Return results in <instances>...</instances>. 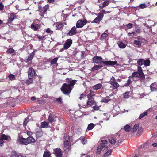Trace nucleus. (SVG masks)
I'll list each match as a JSON object with an SVG mask.
<instances>
[{"mask_svg": "<svg viewBox=\"0 0 157 157\" xmlns=\"http://www.w3.org/2000/svg\"><path fill=\"white\" fill-rule=\"evenodd\" d=\"M92 61L93 63H102L104 64V66H113L114 65L117 66V62L116 61H104L103 58L100 56H95L92 58Z\"/></svg>", "mask_w": 157, "mask_h": 157, "instance_id": "f257e3e1", "label": "nucleus"}, {"mask_svg": "<svg viewBox=\"0 0 157 157\" xmlns=\"http://www.w3.org/2000/svg\"><path fill=\"white\" fill-rule=\"evenodd\" d=\"M68 79V84L66 83L63 84L61 89L64 94H69L72 90L71 86H74L76 82V81L74 80L70 81L69 79Z\"/></svg>", "mask_w": 157, "mask_h": 157, "instance_id": "f03ea898", "label": "nucleus"}, {"mask_svg": "<svg viewBox=\"0 0 157 157\" xmlns=\"http://www.w3.org/2000/svg\"><path fill=\"white\" fill-rule=\"evenodd\" d=\"M50 6L47 4L44 6H42L41 5H38V8L39 10V13L41 16L44 17L45 14H47V11H50Z\"/></svg>", "mask_w": 157, "mask_h": 157, "instance_id": "7ed1b4c3", "label": "nucleus"}, {"mask_svg": "<svg viewBox=\"0 0 157 157\" xmlns=\"http://www.w3.org/2000/svg\"><path fill=\"white\" fill-rule=\"evenodd\" d=\"M138 71L134 72L132 73V77H140L141 78H145V76L143 72V70L141 67L138 66L137 68Z\"/></svg>", "mask_w": 157, "mask_h": 157, "instance_id": "20e7f679", "label": "nucleus"}, {"mask_svg": "<svg viewBox=\"0 0 157 157\" xmlns=\"http://www.w3.org/2000/svg\"><path fill=\"white\" fill-rule=\"evenodd\" d=\"M94 93L91 90L90 93L87 95L88 101L87 103V105L91 106L95 103V101L94 98Z\"/></svg>", "mask_w": 157, "mask_h": 157, "instance_id": "39448f33", "label": "nucleus"}, {"mask_svg": "<svg viewBox=\"0 0 157 157\" xmlns=\"http://www.w3.org/2000/svg\"><path fill=\"white\" fill-rule=\"evenodd\" d=\"M102 143L98 147L97 149V152L98 153L100 152L101 150L105 148H107L108 146L106 145V144L107 143V141L106 140H101Z\"/></svg>", "mask_w": 157, "mask_h": 157, "instance_id": "423d86ee", "label": "nucleus"}, {"mask_svg": "<svg viewBox=\"0 0 157 157\" xmlns=\"http://www.w3.org/2000/svg\"><path fill=\"white\" fill-rule=\"evenodd\" d=\"M71 143L68 140H66L64 142L63 150L66 152H68L71 149Z\"/></svg>", "mask_w": 157, "mask_h": 157, "instance_id": "0eeeda50", "label": "nucleus"}, {"mask_svg": "<svg viewBox=\"0 0 157 157\" xmlns=\"http://www.w3.org/2000/svg\"><path fill=\"white\" fill-rule=\"evenodd\" d=\"M87 23V21L86 19H81L78 20L76 24V27L78 28H82Z\"/></svg>", "mask_w": 157, "mask_h": 157, "instance_id": "6e6552de", "label": "nucleus"}, {"mask_svg": "<svg viewBox=\"0 0 157 157\" xmlns=\"http://www.w3.org/2000/svg\"><path fill=\"white\" fill-rule=\"evenodd\" d=\"M28 78H33L35 74L34 69L32 67L29 68L28 71Z\"/></svg>", "mask_w": 157, "mask_h": 157, "instance_id": "1a4fd4ad", "label": "nucleus"}, {"mask_svg": "<svg viewBox=\"0 0 157 157\" xmlns=\"http://www.w3.org/2000/svg\"><path fill=\"white\" fill-rule=\"evenodd\" d=\"M72 43V40L71 39H67L64 44L63 48L65 49H68Z\"/></svg>", "mask_w": 157, "mask_h": 157, "instance_id": "9d476101", "label": "nucleus"}, {"mask_svg": "<svg viewBox=\"0 0 157 157\" xmlns=\"http://www.w3.org/2000/svg\"><path fill=\"white\" fill-rule=\"evenodd\" d=\"M10 16L8 19V22L9 23H11L15 19L17 18L16 13H10Z\"/></svg>", "mask_w": 157, "mask_h": 157, "instance_id": "9b49d317", "label": "nucleus"}, {"mask_svg": "<svg viewBox=\"0 0 157 157\" xmlns=\"http://www.w3.org/2000/svg\"><path fill=\"white\" fill-rule=\"evenodd\" d=\"M76 28L75 26L72 27L71 29L67 33V35L72 36L76 35L77 33Z\"/></svg>", "mask_w": 157, "mask_h": 157, "instance_id": "f8f14e48", "label": "nucleus"}, {"mask_svg": "<svg viewBox=\"0 0 157 157\" xmlns=\"http://www.w3.org/2000/svg\"><path fill=\"white\" fill-rule=\"evenodd\" d=\"M109 83L113 86V89H117L119 86L118 83L115 80V79H111Z\"/></svg>", "mask_w": 157, "mask_h": 157, "instance_id": "ddd939ff", "label": "nucleus"}, {"mask_svg": "<svg viewBox=\"0 0 157 157\" xmlns=\"http://www.w3.org/2000/svg\"><path fill=\"white\" fill-rule=\"evenodd\" d=\"M30 27L34 31H37L40 28V25L33 22L31 25Z\"/></svg>", "mask_w": 157, "mask_h": 157, "instance_id": "4468645a", "label": "nucleus"}, {"mask_svg": "<svg viewBox=\"0 0 157 157\" xmlns=\"http://www.w3.org/2000/svg\"><path fill=\"white\" fill-rule=\"evenodd\" d=\"M54 152L56 157H62V153L61 150L60 149H54Z\"/></svg>", "mask_w": 157, "mask_h": 157, "instance_id": "2eb2a0df", "label": "nucleus"}, {"mask_svg": "<svg viewBox=\"0 0 157 157\" xmlns=\"http://www.w3.org/2000/svg\"><path fill=\"white\" fill-rule=\"evenodd\" d=\"M35 54V52L34 51H33L31 53H30L28 56V59H26V62H28L29 61L32 60Z\"/></svg>", "mask_w": 157, "mask_h": 157, "instance_id": "dca6fc26", "label": "nucleus"}, {"mask_svg": "<svg viewBox=\"0 0 157 157\" xmlns=\"http://www.w3.org/2000/svg\"><path fill=\"white\" fill-rule=\"evenodd\" d=\"M19 141L22 144L25 145H27L28 144V142H27V139L23 137H19Z\"/></svg>", "mask_w": 157, "mask_h": 157, "instance_id": "f3484780", "label": "nucleus"}, {"mask_svg": "<svg viewBox=\"0 0 157 157\" xmlns=\"http://www.w3.org/2000/svg\"><path fill=\"white\" fill-rule=\"evenodd\" d=\"M104 66L102 65H95L92 68V71L95 70H98L101 69Z\"/></svg>", "mask_w": 157, "mask_h": 157, "instance_id": "a211bd4d", "label": "nucleus"}, {"mask_svg": "<svg viewBox=\"0 0 157 157\" xmlns=\"http://www.w3.org/2000/svg\"><path fill=\"white\" fill-rule=\"evenodd\" d=\"M119 47L121 48H124L126 47V45L124 44L121 41H119L117 42Z\"/></svg>", "mask_w": 157, "mask_h": 157, "instance_id": "6ab92c4d", "label": "nucleus"}, {"mask_svg": "<svg viewBox=\"0 0 157 157\" xmlns=\"http://www.w3.org/2000/svg\"><path fill=\"white\" fill-rule=\"evenodd\" d=\"M56 118V116H49L48 119V121L50 122H52L56 121L55 118Z\"/></svg>", "mask_w": 157, "mask_h": 157, "instance_id": "aec40b11", "label": "nucleus"}, {"mask_svg": "<svg viewBox=\"0 0 157 157\" xmlns=\"http://www.w3.org/2000/svg\"><path fill=\"white\" fill-rule=\"evenodd\" d=\"M108 33H104L101 35L100 37V39L101 40H103L106 38L108 37Z\"/></svg>", "mask_w": 157, "mask_h": 157, "instance_id": "412c9836", "label": "nucleus"}, {"mask_svg": "<svg viewBox=\"0 0 157 157\" xmlns=\"http://www.w3.org/2000/svg\"><path fill=\"white\" fill-rule=\"evenodd\" d=\"M109 141L112 144H114L116 142V139L113 137H109Z\"/></svg>", "mask_w": 157, "mask_h": 157, "instance_id": "4be33fe9", "label": "nucleus"}, {"mask_svg": "<svg viewBox=\"0 0 157 157\" xmlns=\"http://www.w3.org/2000/svg\"><path fill=\"white\" fill-rule=\"evenodd\" d=\"M27 142H28V144L29 143H30L31 142L33 143L35 141V139L32 137H29L27 138Z\"/></svg>", "mask_w": 157, "mask_h": 157, "instance_id": "5701e85b", "label": "nucleus"}, {"mask_svg": "<svg viewBox=\"0 0 157 157\" xmlns=\"http://www.w3.org/2000/svg\"><path fill=\"white\" fill-rule=\"evenodd\" d=\"M109 0H105L103 3L102 6H100V7L102 9L104 7H105L106 6H107L109 4Z\"/></svg>", "mask_w": 157, "mask_h": 157, "instance_id": "b1692460", "label": "nucleus"}, {"mask_svg": "<svg viewBox=\"0 0 157 157\" xmlns=\"http://www.w3.org/2000/svg\"><path fill=\"white\" fill-rule=\"evenodd\" d=\"M63 24L62 23L60 22H57L56 23L57 30H60L63 27Z\"/></svg>", "mask_w": 157, "mask_h": 157, "instance_id": "393cba45", "label": "nucleus"}, {"mask_svg": "<svg viewBox=\"0 0 157 157\" xmlns=\"http://www.w3.org/2000/svg\"><path fill=\"white\" fill-rule=\"evenodd\" d=\"M137 63L139 65L140 67L141 66L144 65V60L143 59H141L138 60L137 61Z\"/></svg>", "mask_w": 157, "mask_h": 157, "instance_id": "a878e982", "label": "nucleus"}, {"mask_svg": "<svg viewBox=\"0 0 157 157\" xmlns=\"http://www.w3.org/2000/svg\"><path fill=\"white\" fill-rule=\"evenodd\" d=\"M80 140L81 142L83 144H86L87 142V140L86 138L84 137H81L80 138Z\"/></svg>", "mask_w": 157, "mask_h": 157, "instance_id": "bb28decb", "label": "nucleus"}, {"mask_svg": "<svg viewBox=\"0 0 157 157\" xmlns=\"http://www.w3.org/2000/svg\"><path fill=\"white\" fill-rule=\"evenodd\" d=\"M48 123L46 122H44L41 123L40 127L42 128H47L48 127Z\"/></svg>", "mask_w": 157, "mask_h": 157, "instance_id": "cd10ccee", "label": "nucleus"}, {"mask_svg": "<svg viewBox=\"0 0 157 157\" xmlns=\"http://www.w3.org/2000/svg\"><path fill=\"white\" fill-rule=\"evenodd\" d=\"M101 87V84H98L93 86V88L94 90H98L100 89Z\"/></svg>", "mask_w": 157, "mask_h": 157, "instance_id": "c85d7f7f", "label": "nucleus"}, {"mask_svg": "<svg viewBox=\"0 0 157 157\" xmlns=\"http://www.w3.org/2000/svg\"><path fill=\"white\" fill-rule=\"evenodd\" d=\"M35 36L39 40H43L45 38L44 36H41L38 34L35 35Z\"/></svg>", "mask_w": 157, "mask_h": 157, "instance_id": "c756f323", "label": "nucleus"}, {"mask_svg": "<svg viewBox=\"0 0 157 157\" xmlns=\"http://www.w3.org/2000/svg\"><path fill=\"white\" fill-rule=\"evenodd\" d=\"M58 58L56 57L53 59L51 61L50 63L51 65H54L56 63L58 60Z\"/></svg>", "mask_w": 157, "mask_h": 157, "instance_id": "7c9ffc66", "label": "nucleus"}, {"mask_svg": "<svg viewBox=\"0 0 157 157\" xmlns=\"http://www.w3.org/2000/svg\"><path fill=\"white\" fill-rule=\"evenodd\" d=\"M131 129V127L128 124H127L124 126V130L126 132L130 131Z\"/></svg>", "mask_w": 157, "mask_h": 157, "instance_id": "2f4dec72", "label": "nucleus"}, {"mask_svg": "<svg viewBox=\"0 0 157 157\" xmlns=\"http://www.w3.org/2000/svg\"><path fill=\"white\" fill-rule=\"evenodd\" d=\"M150 61L148 59L146 60H144V65L146 66H150Z\"/></svg>", "mask_w": 157, "mask_h": 157, "instance_id": "473e14b6", "label": "nucleus"}, {"mask_svg": "<svg viewBox=\"0 0 157 157\" xmlns=\"http://www.w3.org/2000/svg\"><path fill=\"white\" fill-rule=\"evenodd\" d=\"M112 152V151L110 150H109L107 151V152L105 154L103 155V157H107L109 156Z\"/></svg>", "mask_w": 157, "mask_h": 157, "instance_id": "72a5a7b5", "label": "nucleus"}, {"mask_svg": "<svg viewBox=\"0 0 157 157\" xmlns=\"http://www.w3.org/2000/svg\"><path fill=\"white\" fill-rule=\"evenodd\" d=\"M139 127V124H136L134 125L132 130V132L134 133L138 129Z\"/></svg>", "mask_w": 157, "mask_h": 157, "instance_id": "f704fd0d", "label": "nucleus"}, {"mask_svg": "<svg viewBox=\"0 0 157 157\" xmlns=\"http://www.w3.org/2000/svg\"><path fill=\"white\" fill-rule=\"evenodd\" d=\"M147 112H145L141 113L139 116V119H140L144 116H147Z\"/></svg>", "mask_w": 157, "mask_h": 157, "instance_id": "c9c22d12", "label": "nucleus"}, {"mask_svg": "<svg viewBox=\"0 0 157 157\" xmlns=\"http://www.w3.org/2000/svg\"><path fill=\"white\" fill-rule=\"evenodd\" d=\"M0 139H1V140H7L8 139V136H6L5 135V134H2L0 138Z\"/></svg>", "mask_w": 157, "mask_h": 157, "instance_id": "e433bc0d", "label": "nucleus"}, {"mask_svg": "<svg viewBox=\"0 0 157 157\" xmlns=\"http://www.w3.org/2000/svg\"><path fill=\"white\" fill-rule=\"evenodd\" d=\"M94 127V124L93 123H90L89 124L87 127V129L89 130L92 129Z\"/></svg>", "mask_w": 157, "mask_h": 157, "instance_id": "4c0bfd02", "label": "nucleus"}, {"mask_svg": "<svg viewBox=\"0 0 157 157\" xmlns=\"http://www.w3.org/2000/svg\"><path fill=\"white\" fill-rule=\"evenodd\" d=\"M51 155L50 153L49 152H45L43 155V157H50Z\"/></svg>", "mask_w": 157, "mask_h": 157, "instance_id": "58836bf2", "label": "nucleus"}, {"mask_svg": "<svg viewBox=\"0 0 157 157\" xmlns=\"http://www.w3.org/2000/svg\"><path fill=\"white\" fill-rule=\"evenodd\" d=\"M46 32L48 34H50L51 35L53 33V31L51 30L50 28H48L46 29Z\"/></svg>", "mask_w": 157, "mask_h": 157, "instance_id": "ea45409f", "label": "nucleus"}, {"mask_svg": "<svg viewBox=\"0 0 157 157\" xmlns=\"http://www.w3.org/2000/svg\"><path fill=\"white\" fill-rule=\"evenodd\" d=\"M134 43L136 45H138L139 47L141 46V43L139 41L135 40L134 41Z\"/></svg>", "mask_w": 157, "mask_h": 157, "instance_id": "a19ab883", "label": "nucleus"}, {"mask_svg": "<svg viewBox=\"0 0 157 157\" xmlns=\"http://www.w3.org/2000/svg\"><path fill=\"white\" fill-rule=\"evenodd\" d=\"M104 17V15L101 14L100 12L98 14V16L97 17L100 21H101Z\"/></svg>", "mask_w": 157, "mask_h": 157, "instance_id": "79ce46f5", "label": "nucleus"}, {"mask_svg": "<svg viewBox=\"0 0 157 157\" xmlns=\"http://www.w3.org/2000/svg\"><path fill=\"white\" fill-rule=\"evenodd\" d=\"M6 52L8 54L12 53L14 52V50L13 48H10L7 50Z\"/></svg>", "mask_w": 157, "mask_h": 157, "instance_id": "37998d69", "label": "nucleus"}, {"mask_svg": "<svg viewBox=\"0 0 157 157\" xmlns=\"http://www.w3.org/2000/svg\"><path fill=\"white\" fill-rule=\"evenodd\" d=\"M100 21H101L99 19H98L97 17H96L94 19V20L93 21H91V23H99Z\"/></svg>", "mask_w": 157, "mask_h": 157, "instance_id": "c03bdc74", "label": "nucleus"}, {"mask_svg": "<svg viewBox=\"0 0 157 157\" xmlns=\"http://www.w3.org/2000/svg\"><path fill=\"white\" fill-rule=\"evenodd\" d=\"M10 157H17L16 152L15 151L12 152Z\"/></svg>", "mask_w": 157, "mask_h": 157, "instance_id": "a18cd8bd", "label": "nucleus"}, {"mask_svg": "<svg viewBox=\"0 0 157 157\" xmlns=\"http://www.w3.org/2000/svg\"><path fill=\"white\" fill-rule=\"evenodd\" d=\"M28 121L29 119L28 118H25L23 122V125L25 126H26Z\"/></svg>", "mask_w": 157, "mask_h": 157, "instance_id": "49530a36", "label": "nucleus"}, {"mask_svg": "<svg viewBox=\"0 0 157 157\" xmlns=\"http://www.w3.org/2000/svg\"><path fill=\"white\" fill-rule=\"evenodd\" d=\"M131 83L130 79H128L127 82V83L124 85L125 86H128Z\"/></svg>", "mask_w": 157, "mask_h": 157, "instance_id": "de8ad7c7", "label": "nucleus"}, {"mask_svg": "<svg viewBox=\"0 0 157 157\" xmlns=\"http://www.w3.org/2000/svg\"><path fill=\"white\" fill-rule=\"evenodd\" d=\"M32 79H27L26 81V83L28 85H29L32 83L33 81Z\"/></svg>", "mask_w": 157, "mask_h": 157, "instance_id": "09e8293b", "label": "nucleus"}, {"mask_svg": "<svg viewBox=\"0 0 157 157\" xmlns=\"http://www.w3.org/2000/svg\"><path fill=\"white\" fill-rule=\"evenodd\" d=\"M139 6L141 8L143 9L146 7L147 6L146 5V4L144 3L140 4Z\"/></svg>", "mask_w": 157, "mask_h": 157, "instance_id": "8fccbe9b", "label": "nucleus"}, {"mask_svg": "<svg viewBox=\"0 0 157 157\" xmlns=\"http://www.w3.org/2000/svg\"><path fill=\"white\" fill-rule=\"evenodd\" d=\"M126 27L128 29H131L133 27V25L132 23H128L126 25Z\"/></svg>", "mask_w": 157, "mask_h": 157, "instance_id": "3c124183", "label": "nucleus"}, {"mask_svg": "<svg viewBox=\"0 0 157 157\" xmlns=\"http://www.w3.org/2000/svg\"><path fill=\"white\" fill-rule=\"evenodd\" d=\"M153 84H152L151 85L150 88L151 90L152 91H155L156 90V88L155 87H153Z\"/></svg>", "mask_w": 157, "mask_h": 157, "instance_id": "603ef678", "label": "nucleus"}, {"mask_svg": "<svg viewBox=\"0 0 157 157\" xmlns=\"http://www.w3.org/2000/svg\"><path fill=\"white\" fill-rule=\"evenodd\" d=\"M110 100V99L107 98H104L101 100V101L103 102H107Z\"/></svg>", "mask_w": 157, "mask_h": 157, "instance_id": "864d4df0", "label": "nucleus"}, {"mask_svg": "<svg viewBox=\"0 0 157 157\" xmlns=\"http://www.w3.org/2000/svg\"><path fill=\"white\" fill-rule=\"evenodd\" d=\"M123 96L124 98H128V92H126L124 94Z\"/></svg>", "mask_w": 157, "mask_h": 157, "instance_id": "5fc2aeb1", "label": "nucleus"}, {"mask_svg": "<svg viewBox=\"0 0 157 157\" xmlns=\"http://www.w3.org/2000/svg\"><path fill=\"white\" fill-rule=\"evenodd\" d=\"M8 77L9 78H14L15 75L13 74H10L9 75Z\"/></svg>", "mask_w": 157, "mask_h": 157, "instance_id": "6e6d98bb", "label": "nucleus"}, {"mask_svg": "<svg viewBox=\"0 0 157 157\" xmlns=\"http://www.w3.org/2000/svg\"><path fill=\"white\" fill-rule=\"evenodd\" d=\"M4 5L2 2L0 3V11L2 10L4 8Z\"/></svg>", "mask_w": 157, "mask_h": 157, "instance_id": "4d7b16f0", "label": "nucleus"}, {"mask_svg": "<svg viewBox=\"0 0 157 157\" xmlns=\"http://www.w3.org/2000/svg\"><path fill=\"white\" fill-rule=\"evenodd\" d=\"M135 34V33L134 32H132V33H129L128 34V35L129 36H131L132 35H134Z\"/></svg>", "mask_w": 157, "mask_h": 157, "instance_id": "13d9d810", "label": "nucleus"}, {"mask_svg": "<svg viewBox=\"0 0 157 157\" xmlns=\"http://www.w3.org/2000/svg\"><path fill=\"white\" fill-rule=\"evenodd\" d=\"M94 109L95 110H98L99 109V107L98 106H95L93 107Z\"/></svg>", "mask_w": 157, "mask_h": 157, "instance_id": "bf43d9fd", "label": "nucleus"}, {"mask_svg": "<svg viewBox=\"0 0 157 157\" xmlns=\"http://www.w3.org/2000/svg\"><path fill=\"white\" fill-rule=\"evenodd\" d=\"M106 11L104 10H102L101 12H100L101 14L104 15V14H105Z\"/></svg>", "mask_w": 157, "mask_h": 157, "instance_id": "052dcab7", "label": "nucleus"}, {"mask_svg": "<svg viewBox=\"0 0 157 157\" xmlns=\"http://www.w3.org/2000/svg\"><path fill=\"white\" fill-rule=\"evenodd\" d=\"M27 134L28 136H31L32 134V133L30 131H28L27 132Z\"/></svg>", "mask_w": 157, "mask_h": 157, "instance_id": "680f3d73", "label": "nucleus"}, {"mask_svg": "<svg viewBox=\"0 0 157 157\" xmlns=\"http://www.w3.org/2000/svg\"><path fill=\"white\" fill-rule=\"evenodd\" d=\"M82 54L81 55V57L82 58H84L85 56V53L84 52H82Z\"/></svg>", "mask_w": 157, "mask_h": 157, "instance_id": "e2e57ef3", "label": "nucleus"}, {"mask_svg": "<svg viewBox=\"0 0 157 157\" xmlns=\"http://www.w3.org/2000/svg\"><path fill=\"white\" fill-rule=\"evenodd\" d=\"M84 95L83 94H81L80 96L79 97V98L80 99H81L82 98L84 97Z\"/></svg>", "mask_w": 157, "mask_h": 157, "instance_id": "0e129e2a", "label": "nucleus"}, {"mask_svg": "<svg viewBox=\"0 0 157 157\" xmlns=\"http://www.w3.org/2000/svg\"><path fill=\"white\" fill-rule=\"evenodd\" d=\"M61 101L62 99L61 98H58L57 100V101L60 103H61Z\"/></svg>", "mask_w": 157, "mask_h": 157, "instance_id": "69168bd1", "label": "nucleus"}, {"mask_svg": "<svg viewBox=\"0 0 157 157\" xmlns=\"http://www.w3.org/2000/svg\"><path fill=\"white\" fill-rule=\"evenodd\" d=\"M47 1L49 3H52L54 2L55 0H47Z\"/></svg>", "mask_w": 157, "mask_h": 157, "instance_id": "338daca9", "label": "nucleus"}, {"mask_svg": "<svg viewBox=\"0 0 157 157\" xmlns=\"http://www.w3.org/2000/svg\"><path fill=\"white\" fill-rule=\"evenodd\" d=\"M136 31L137 33H140V30L138 28H136Z\"/></svg>", "mask_w": 157, "mask_h": 157, "instance_id": "774afa93", "label": "nucleus"}]
</instances>
